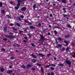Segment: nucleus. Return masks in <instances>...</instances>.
Masks as SVG:
<instances>
[{"instance_id":"09e8293b","label":"nucleus","mask_w":75,"mask_h":75,"mask_svg":"<svg viewBox=\"0 0 75 75\" xmlns=\"http://www.w3.org/2000/svg\"><path fill=\"white\" fill-rule=\"evenodd\" d=\"M65 48L64 47L62 48V51H65Z\"/></svg>"},{"instance_id":"473e14b6","label":"nucleus","mask_w":75,"mask_h":75,"mask_svg":"<svg viewBox=\"0 0 75 75\" xmlns=\"http://www.w3.org/2000/svg\"><path fill=\"white\" fill-rule=\"evenodd\" d=\"M36 64H37V65H38V66H39V67H40L41 65V64H39V63H36Z\"/></svg>"},{"instance_id":"7c9ffc66","label":"nucleus","mask_w":75,"mask_h":75,"mask_svg":"<svg viewBox=\"0 0 75 75\" xmlns=\"http://www.w3.org/2000/svg\"><path fill=\"white\" fill-rule=\"evenodd\" d=\"M67 26L68 28H71V26H70V25H67Z\"/></svg>"},{"instance_id":"412c9836","label":"nucleus","mask_w":75,"mask_h":75,"mask_svg":"<svg viewBox=\"0 0 75 75\" xmlns=\"http://www.w3.org/2000/svg\"><path fill=\"white\" fill-rule=\"evenodd\" d=\"M21 68H23V69H25V68H26V67L25 66H24V65H23L21 66Z\"/></svg>"},{"instance_id":"13d9d810","label":"nucleus","mask_w":75,"mask_h":75,"mask_svg":"<svg viewBox=\"0 0 75 75\" xmlns=\"http://www.w3.org/2000/svg\"><path fill=\"white\" fill-rule=\"evenodd\" d=\"M48 35H51V33H50L49 32L48 33Z\"/></svg>"},{"instance_id":"7ed1b4c3","label":"nucleus","mask_w":75,"mask_h":75,"mask_svg":"<svg viewBox=\"0 0 75 75\" xmlns=\"http://www.w3.org/2000/svg\"><path fill=\"white\" fill-rule=\"evenodd\" d=\"M40 40H45V36H43V35H40Z\"/></svg>"},{"instance_id":"774afa93","label":"nucleus","mask_w":75,"mask_h":75,"mask_svg":"<svg viewBox=\"0 0 75 75\" xmlns=\"http://www.w3.org/2000/svg\"><path fill=\"white\" fill-rule=\"evenodd\" d=\"M73 6H75V4H74L73 5Z\"/></svg>"},{"instance_id":"0e129e2a","label":"nucleus","mask_w":75,"mask_h":75,"mask_svg":"<svg viewBox=\"0 0 75 75\" xmlns=\"http://www.w3.org/2000/svg\"><path fill=\"white\" fill-rule=\"evenodd\" d=\"M9 68H12V67H11V66L10 65L9 66Z\"/></svg>"},{"instance_id":"bb28decb","label":"nucleus","mask_w":75,"mask_h":75,"mask_svg":"<svg viewBox=\"0 0 75 75\" xmlns=\"http://www.w3.org/2000/svg\"><path fill=\"white\" fill-rule=\"evenodd\" d=\"M50 69L51 70H54V68L53 67H52L50 68Z\"/></svg>"},{"instance_id":"a211bd4d","label":"nucleus","mask_w":75,"mask_h":75,"mask_svg":"<svg viewBox=\"0 0 75 75\" xmlns=\"http://www.w3.org/2000/svg\"><path fill=\"white\" fill-rule=\"evenodd\" d=\"M0 71L1 72H4V69L3 68H1L0 69Z\"/></svg>"},{"instance_id":"6e6d98bb","label":"nucleus","mask_w":75,"mask_h":75,"mask_svg":"<svg viewBox=\"0 0 75 75\" xmlns=\"http://www.w3.org/2000/svg\"><path fill=\"white\" fill-rule=\"evenodd\" d=\"M27 31V29H26L25 30H24V31H25V32H26Z\"/></svg>"},{"instance_id":"c03bdc74","label":"nucleus","mask_w":75,"mask_h":75,"mask_svg":"<svg viewBox=\"0 0 75 75\" xmlns=\"http://www.w3.org/2000/svg\"><path fill=\"white\" fill-rule=\"evenodd\" d=\"M33 8H36V6H35V5H33Z\"/></svg>"},{"instance_id":"ddd939ff","label":"nucleus","mask_w":75,"mask_h":75,"mask_svg":"<svg viewBox=\"0 0 75 75\" xmlns=\"http://www.w3.org/2000/svg\"><path fill=\"white\" fill-rule=\"evenodd\" d=\"M16 25L17 26H18V27H21V25L20 24L18 23H16Z\"/></svg>"},{"instance_id":"79ce46f5","label":"nucleus","mask_w":75,"mask_h":75,"mask_svg":"<svg viewBox=\"0 0 75 75\" xmlns=\"http://www.w3.org/2000/svg\"><path fill=\"white\" fill-rule=\"evenodd\" d=\"M55 3H56V2H55L54 4H53V6H56V4H55Z\"/></svg>"},{"instance_id":"8fccbe9b","label":"nucleus","mask_w":75,"mask_h":75,"mask_svg":"<svg viewBox=\"0 0 75 75\" xmlns=\"http://www.w3.org/2000/svg\"><path fill=\"white\" fill-rule=\"evenodd\" d=\"M23 41L24 42H25H25H27V41L25 40H23Z\"/></svg>"},{"instance_id":"423d86ee","label":"nucleus","mask_w":75,"mask_h":75,"mask_svg":"<svg viewBox=\"0 0 75 75\" xmlns=\"http://www.w3.org/2000/svg\"><path fill=\"white\" fill-rule=\"evenodd\" d=\"M64 42L66 43L65 45V46H66V47L68 46V44H69V42H67V41L66 40H64Z\"/></svg>"},{"instance_id":"c9c22d12","label":"nucleus","mask_w":75,"mask_h":75,"mask_svg":"<svg viewBox=\"0 0 75 75\" xmlns=\"http://www.w3.org/2000/svg\"><path fill=\"white\" fill-rule=\"evenodd\" d=\"M35 68H34V67H33L32 68V71H35Z\"/></svg>"},{"instance_id":"f257e3e1","label":"nucleus","mask_w":75,"mask_h":75,"mask_svg":"<svg viewBox=\"0 0 75 75\" xmlns=\"http://www.w3.org/2000/svg\"><path fill=\"white\" fill-rule=\"evenodd\" d=\"M17 1L18 4L16 5L17 7L15 8V9L16 10H18V9L20 8V6L21 4V0H17Z\"/></svg>"},{"instance_id":"58836bf2","label":"nucleus","mask_w":75,"mask_h":75,"mask_svg":"<svg viewBox=\"0 0 75 75\" xmlns=\"http://www.w3.org/2000/svg\"><path fill=\"white\" fill-rule=\"evenodd\" d=\"M1 50L2 51H6V50H5V49H4V48H2L1 49Z\"/></svg>"},{"instance_id":"aec40b11","label":"nucleus","mask_w":75,"mask_h":75,"mask_svg":"<svg viewBox=\"0 0 75 75\" xmlns=\"http://www.w3.org/2000/svg\"><path fill=\"white\" fill-rule=\"evenodd\" d=\"M69 51V47H67V48L66 49V51L67 52V51Z\"/></svg>"},{"instance_id":"cd10ccee","label":"nucleus","mask_w":75,"mask_h":75,"mask_svg":"<svg viewBox=\"0 0 75 75\" xmlns=\"http://www.w3.org/2000/svg\"><path fill=\"white\" fill-rule=\"evenodd\" d=\"M51 55V54L50 53H49L47 54V57H50V56Z\"/></svg>"},{"instance_id":"f03ea898","label":"nucleus","mask_w":75,"mask_h":75,"mask_svg":"<svg viewBox=\"0 0 75 75\" xmlns=\"http://www.w3.org/2000/svg\"><path fill=\"white\" fill-rule=\"evenodd\" d=\"M5 36L6 37H7L8 38H11V39L16 38V37L14 36L13 35H5Z\"/></svg>"},{"instance_id":"f704fd0d","label":"nucleus","mask_w":75,"mask_h":75,"mask_svg":"<svg viewBox=\"0 0 75 75\" xmlns=\"http://www.w3.org/2000/svg\"><path fill=\"white\" fill-rule=\"evenodd\" d=\"M9 25H10V26H13V25H14V24H13V23H10L9 24Z\"/></svg>"},{"instance_id":"4d7b16f0","label":"nucleus","mask_w":75,"mask_h":75,"mask_svg":"<svg viewBox=\"0 0 75 75\" xmlns=\"http://www.w3.org/2000/svg\"><path fill=\"white\" fill-rule=\"evenodd\" d=\"M19 33H23V31H21L20 30H19Z\"/></svg>"},{"instance_id":"c85d7f7f","label":"nucleus","mask_w":75,"mask_h":75,"mask_svg":"<svg viewBox=\"0 0 75 75\" xmlns=\"http://www.w3.org/2000/svg\"><path fill=\"white\" fill-rule=\"evenodd\" d=\"M18 20H19V21H21V17H18Z\"/></svg>"},{"instance_id":"052dcab7","label":"nucleus","mask_w":75,"mask_h":75,"mask_svg":"<svg viewBox=\"0 0 75 75\" xmlns=\"http://www.w3.org/2000/svg\"><path fill=\"white\" fill-rule=\"evenodd\" d=\"M49 27L50 28H52V26H51V25H49Z\"/></svg>"},{"instance_id":"a19ab883","label":"nucleus","mask_w":75,"mask_h":75,"mask_svg":"<svg viewBox=\"0 0 75 75\" xmlns=\"http://www.w3.org/2000/svg\"><path fill=\"white\" fill-rule=\"evenodd\" d=\"M50 75H54V74L53 72H51Z\"/></svg>"},{"instance_id":"72a5a7b5","label":"nucleus","mask_w":75,"mask_h":75,"mask_svg":"<svg viewBox=\"0 0 75 75\" xmlns=\"http://www.w3.org/2000/svg\"><path fill=\"white\" fill-rule=\"evenodd\" d=\"M31 45L32 46V47H35V45L34 43H31Z\"/></svg>"},{"instance_id":"603ef678","label":"nucleus","mask_w":75,"mask_h":75,"mask_svg":"<svg viewBox=\"0 0 75 75\" xmlns=\"http://www.w3.org/2000/svg\"><path fill=\"white\" fill-rule=\"evenodd\" d=\"M37 61V60L35 59V60L33 61V63H35V62Z\"/></svg>"},{"instance_id":"4468645a","label":"nucleus","mask_w":75,"mask_h":75,"mask_svg":"<svg viewBox=\"0 0 75 75\" xmlns=\"http://www.w3.org/2000/svg\"><path fill=\"white\" fill-rule=\"evenodd\" d=\"M31 56H32V57H33V58H37V57H36V56H35V55H34V54H32L31 55Z\"/></svg>"},{"instance_id":"5701e85b","label":"nucleus","mask_w":75,"mask_h":75,"mask_svg":"<svg viewBox=\"0 0 75 75\" xmlns=\"http://www.w3.org/2000/svg\"><path fill=\"white\" fill-rule=\"evenodd\" d=\"M1 13H2V14H4V13H5V11L4 10H2L1 11Z\"/></svg>"},{"instance_id":"20e7f679","label":"nucleus","mask_w":75,"mask_h":75,"mask_svg":"<svg viewBox=\"0 0 75 75\" xmlns=\"http://www.w3.org/2000/svg\"><path fill=\"white\" fill-rule=\"evenodd\" d=\"M66 62L67 63V64L69 65V67H71V66H70V65H71V63L70 61H69L68 60H67L66 61Z\"/></svg>"},{"instance_id":"5fc2aeb1","label":"nucleus","mask_w":75,"mask_h":75,"mask_svg":"<svg viewBox=\"0 0 75 75\" xmlns=\"http://www.w3.org/2000/svg\"><path fill=\"white\" fill-rule=\"evenodd\" d=\"M54 59L55 60H57V58L55 57H54Z\"/></svg>"},{"instance_id":"b1692460","label":"nucleus","mask_w":75,"mask_h":75,"mask_svg":"<svg viewBox=\"0 0 75 75\" xmlns=\"http://www.w3.org/2000/svg\"><path fill=\"white\" fill-rule=\"evenodd\" d=\"M3 7V3L1 2H0V7Z\"/></svg>"},{"instance_id":"49530a36","label":"nucleus","mask_w":75,"mask_h":75,"mask_svg":"<svg viewBox=\"0 0 75 75\" xmlns=\"http://www.w3.org/2000/svg\"><path fill=\"white\" fill-rule=\"evenodd\" d=\"M21 18H24V16L23 15L21 16Z\"/></svg>"},{"instance_id":"69168bd1","label":"nucleus","mask_w":75,"mask_h":75,"mask_svg":"<svg viewBox=\"0 0 75 75\" xmlns=\"http://www.w3.org/2000/svg\"><path fill=\"white\" fill-rule=\"evenodd\" d=\"M11 59H14V57H11Z\"/></svg>"},{"instance_id":"dca6fc26","label":"nucleus","mask_w":75,"mask_h":75,"mask_svg":"<svg viewBox=\"0 0 75 75\" xmlns=\"http://www.w3.org/2000/svg\"><path fill=\"white\" fill-rule=\"evenodd\" d=\"M62 1L63 3H67V1L66 0H62Z\"/></svg>"},{"instance_id":"6ab92c4d","label":"nucleus","mask_w":75,"mask_h":75,"mask_svg":"<svg viewBox=\"0 0 75 75\" xmlns=\"http://www.w3.org/2000/svg\"><path fill=\"white\" fill-rule=\"evenodd\" d=\"M59 66H60V67H64V64H58Z\"/></svg>"},{"instance_id":"de8ad7c7","label":"nucleus","mask_w":75,"mask_h":75,"mask_svg":"<svg viewBox=\"0 0 75 75\" xmlns=\"http://www.w3.org/2000/svg\"><path fill=\"white\" fill-rule=\"evenodd\" d=\"M10 3L11 4H13V1H10Z\"/></svg>"},{"instance_id":"6e6552de","label":"nucleus","mask_w":75,"mask_h":75,"mask_svg":"<svg viewBox=\"0 0 75 75\" xmlns=\"http://www.w3.org/2000/svg\"><path fill=\"white\" fill-rule=\"evenodd\" d=\"M13 72V71L10 70H8V71H7V73L8 74H11V73H12Z\"/></svg>"},{"instance_id":"2f4dec72","label":"nucleus","mask_w":75,"mask_h":75,"mask_svg":"<svg viewBox=\"0 0 75 75\" xmlns=\"http://www.w3.org/2000/svg\"><path fill=\"white\" fill-rule=\"evenodd\" d=\"M58 39L59 40V41H62V39L61 38V37L58 38Z\"/></svg>"},{"instance_id":"3c124183","label":"nucleus","mask_w":75,"mask_h":75,"mask_svg":"<svg viewBox=\"0 0 75 75\" xmlns=\"http://www.w3.org/2000/svg\"><path fill=\"white\" fill-rule=\"evenodd\" d=\"M29 25H32V23L29 22Z\"/></svg>"},{"instance_id":"338daca9","label":"nucleus","mask_w":75,"mask_h":75,"mask_svg":"<svg viewBox=\"0 0 75 75\" xmlns=\"http://www.w3.org/2000/svg\"><path fill=\"white\" fill-rule=\"evenodd\" d=\"M57 44L58 43V41H56L55 42Z\"/></svg>"},{"instance_id":"39448f33","label":"nucleus","mask_w":75,"mask_h":75,"mask_svg":"<svg viewBox=\"0 0 75 75\" xmlns=\"http://www.w3.org/2000/svg\"><path fill=\"white\" fill-rule=\"evenodd\" d=\"M50 66H53V67H55L56 65L55 64H50L49 65H46L45 68H49Z\"/></svg>"},{"instance_id":"4be33fe9","label":"nucleus","mask_w":75,"mask_h":75,"mask_svg":"<svg viewBox=\"0 0 75 75\" xmlns=\"http://www.w3.org/2000/svg\"><path fill=\"white\" fill-rule=\"evenodd\" d=\"M73 54H74V55H71V56L73 57V58H75V52H73Z\"/></svg>"},{"instance_id":"ea45409f","label":"nucleus","mask_w":75,"mask_h":75,"mask_svg":"<svg viewBox=\"0 0 75 75\" xmlns=\"http://www.w3.org/2000/svg\"><path fill=\"white\" fill-rule=\"evenodd\" d=\"M13 30H14L15 31H17V28L15 29V28H13Z\"/></svg>"},{"instance_id":"c756f323","label":"nucleus","mask_w":75,"mask_h":75,"mask_svg":"<svg viewBox=\"0 0 75 75\" xmlns=\"http://www.w3.org/2000/svg\"><path fill=\"white\" fill-rule=\"evenodd\" d=\"M54 34H56V35H57V33H58L57 32V31L56 30H54Z\"/></svg>"},{"instance_id":"f8f14e48","label":"nucleus","mask_w":75,"mask_h":75,"mask_svg":"<svg viewBox=\"0 0 75 75\" xmlns=\"http://www.w3.org/2000/svg\"><path fill=\"white\" fill-rule=\"evenodd\" d=\"M7 27L6 26H5L4 27V32H6L7 31Z\"/></svg>"},{"instance_id":"2eb2a0df","label":"nucleus","mask_w":75,"mask_h":75,"mask_svg":"<svg viewBox=\"0 0 75 75\" xmlns=\"http://www.w3.org/2000/svg\"><path fill=\"white\" fill-rule=\"evenodd\" d=\"M41 71L42 74H44V68H41Z\"/></svg>"},{"instance_id":"9d476101","label":"nucleus","mask_w":75,"mask_h":75,"mask_svg":"<svg viewBox=\"0 0 75 75\" xmlns=\"http://www.w3.org/2000/svg\"><path fill=\"white\" fill-rule=\"evenodd\" d=\"M70 37V35L69 34L64 35V38H69Z\"/></svg>"},{"instance_id":"9b49d317","label":"nucleus","mask_w":75,"mask_h":75,"mask_svg":"<svg viewBox=\"0 0 75 75\" xmlns=\"http://www.w3.org/2000/svg\"><path fill=\"white\" fill-rule=\"evenodd\" d=\"M30 29L33 30L35 28V26H33V25H31L30 26Z\"/></svg>"},{"instance_id":"a18cd8bd","label":"nucleus","mask_w":75,"mask_h":75,"mask_svg":"<svg viewBox=\"0 0 75 75\" xmlns=\"http://www.w3.org/2000/svg\"><path fill=\"white\" fill-rule=\"evenodd\" d=\"M58 46L59 47H62V45L60 44H58Z\"/></svg>"},{"instance_id":"393cba45","label":"nucleus","mask_w":75,"mask_h":75,"mask_svg":"<svg viewBox=\"0 0 75 75\" xmlns=\"http://www.w3.org/2000/svg\"><path fill=\"white\" fill-rule=\"evenodd\" d=\"M38 26L39 27H41V24L40 22L38 23Z\"/></svg>"},{"instance_id":"0eeeda50","label":"nucleus","mask_w":75,"mask_h":75,"mask_svg":"<svg viewBox=\"0 0 75 75\" xmlns=\"http://www.w3.org/2000/svg\"><path fill=\"white\" fill-rule=\"evenodd\" d=\"M26 10H27V8H26V7H24L21 8V10L22 11H25Z\"/></svg>"},{"instance_id":"e433bc0d","label":"nucleus","mask_w":75,"mask_h":75,"mask_svg":"<svg viewBox=\"0 0 75 75\" xmlns=\"http://www.w3.org/2000/svg\"><path fill=\"white\" fill-rule=\"evenodd\" d=\"M24 39L25 40H28V39L27 38V36L25 37Z\"/></svg>"},{"instance_id":"f3484780","label":"nucleus","mask_w":75,"mask_h":75,"mask_svg":"<svg viewBox=\"0 0 75 75\" xmlns=\"http://www.w3.org/2000/svg\"><path fill=\"white\" fill-rule=\"evenodd\" d=\"M32 66L31 65L28 64L26 66L27 68H29L30 67H31Z\"/></svg>"},{"instance_id":"1a4fd4ad","label":"nucleus","mask_w":75,"mask_h":75,"mask_svg":"<svg viewBox=\"0 0 75 75\" xmlns=\"http://www.w3.org/2000/svg\"><path fill=\"white\" fill-rule=\"evenodd\" d=\"M38 55L39 56H41V57H42V58H43L44 57H45V55H44L42 53H40L38 54Z\"/></svg>"},{"instance_id":"a878e982","label":"nucleus","mask_w":75,"mask_h":75,"mask_svg":"<svg viewBox=\"0 0 75 75\" xmlns=\"http://www.w3.org/2000/svg\"><path fill=\"white\" fill-rule=\"evenodd\" d=\"M3 40L4 41H7V39L6 38H3Z\"/></svg>"},{"instance_id":"680f3d73","label":"nucleus","mask_w":75,"mask_h":75,"mask_svg":"<svg viewBox=\"0 0 75 75\" xmlns=\"http://www.w3.org/2000/svg\"><path fill=\"white\" fill-rule=\"evenodd\" d=\"M28 35L31 38V35H29V34H28Z\"/></svg>"},{"instance_id":"864d4df0","label":"nucleus","mask_w":75,"mask_h":75,"mask_svg":"<svg viewBox=\"0 0 75 75\" xmlns=\"http://www.w3.org/2000/svg\"><path fill=\"white\" fill-rule=\"evenodd\" d=\"M10 34H11V35H13V34H14V33H12V32H10Z\"/></svg>"},{"instance_id":"bf43d9fd","label":"nucleus","mask_w":75,"mask_h":75,"mask_svg":"<svg viewBox=\"0 0 75 75\" xmlns=\"http://www.w3.org/2000/svg\"><path fill=\"white\" fill-rule=\"evenodd\" d=\"M50 17H52V14H50Z\"/></svg>"},{"instance_id":"e2e57ef3","label":"nucleus","mask_w":75,"mask_h":75,"mask_svg":"<svg viewBox=\"0 0 75 75\" xmlns=\"http://www.w3.org/2000/svg\"><path fill=\"white\" fill-rule=\"evenodd\" d=\"M55 47H56V48H59V47L57 46H56Z\"/></svg>"},{"instance_id":"37998d69","label":"nucleus","mask_w":75,"mask_h":75,"mask_svg":"<svg viewBox=\"0 0 75 75\" xmlns=\"http://www.w3.org/2000/svg\"><path fill=\"white\" fill-rule=\"evenodd\" d=\"M6 16L8 17V18H11V16H8V15H7Z\"/></svg>"},{"instance_id":"4c0bfd02","label":"nucleus","mask_w":75,"mask_h":75,"mask_svg":"<svg viewBox=\"0 0 75 75\" xmlns=\"http://www.w3.org/2000/svg\"><path fill=\"white\" fill-rule=\"evenodd\" d=\"M67 16H68V15H65V14L63 15L64 17H67Z\"/></svg>"}]
</instances>
